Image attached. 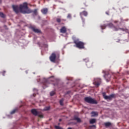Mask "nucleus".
<instances>
[{
	"label": "nucleus",
	"mask_w": 129,
	"mask_h": 129,
	"mask_svg": "<svg viewBox=\"0 0 129 129\" xmlns=\"http://www.w3.org/2000/svg\"><path fill=\"white\" fill-rule=\"evenodd\" d=\"M33 13L35 15H37V9L34 10Z\"/></svg>",
	"instance_id": "c85d7f7f"
},
{
	"label": "nucleus",
	"mask_w": 129,
	"mask_h": 129,
	"mask_svg": "<svg viewBox=\"0 0 129 129\" xmlns=\"http://www.w3.org/2000/svg\"><path fill=\"white\" fill-rule=\"evenodd\" d=\"M71 17H72L71 14H68L67 17L68 19H71Z\"/></svg>",
	"instance_id": "cd10ccee"
},
{
	"label": "nucleus",
	"mask_w": 129,
	"mask_h": 129,
	"mask_svg": "<svg viewBox=\"0 0 129 129\" xmlns=\"http://www.w3.org/2000/svg\"><path fill=\"white\" fill-rule=\"evenodd\" d=\"M93 84L95 85L96 87H98L100 84H101V79L99 78H97L94 80Z\"/></svg>",
	"instance_id": "0eeeda50"
},
{
	"label": "nucleus",
	"mask_w": 129,
	"mask_h": 129,
	"mask_svg": "<svg viewBox=\"0 0 129 129\" xmlns=\"http://www.w3.org/2000/svg\"><path fill=\"white\" fill-rule=\"evenodd\" d=\"M54 127L56 129H63V128H62V127H60V126H57V125H55L54 126Z\"/></svg>",
	"instance_id": "393cba45"
},
{
	"label": "nucleus",
	"mask_w": 129,
	"mask_h": 129,
	"mask_svg": "<svg viewBox=\"0 0 129 129\" xmlns=\"http://www.w3.org/2000/svg\"><path fill=\"white\" fill-rule=\"evenodd\" d=\"M68 129H72L71 127H69Z\"/></svg>",
	"instance_id": "c9c22d12"
},
{
	"label": "nucleus",
	"mask_w": 129,
	"mask_h": 129,
	"mask_svg": "<svg viewBox=\"0 0 129 129\" xmlns=\"http://www.w3.org/2000/svg\"><path fill=\"white\" fill-rule=\"evenodd\" d=\"M107 26H108V27H109V28H113V27L114 26L113 25V24L112 23H109V24L107 25Z\"/></svg>",
	"instance_id": "5701e85b"
},
{
	"label": "nucleus",
	"mask_w": 129,
	"mask_h": 129,
	"mask_svg": "<svg viewBox=\"0 0 129 129\" xmlns=\"http://www.w3.org/2000/svg\"><path fill=\"white\" fill-rule=\"evenodd\" d=\"M102 95L105 99H106V100L108 99L109 100H111L112 98H114V97H115V94H112L109 96H107L106 93L105 92H103L102 93Z\"/></svg>",
	"instance_id": "39448f33"
},
{
	"label": "nucleus",
	"mask_w": 129,
	"mask_h": 129,
	"mask_svg": "<svg viewBox=\"0 0 129 129\" xmlns=\"http://www.w3.org/2000/svg\"><path fill=\"white\" fill-rule=\"evenodd\" d=\"M104 125L106 127H107V126H110V125H111V123H110V122H105Z\"/></svg>",
	"instance_id": "f3484780"
},
{
	"label": "nucleus",
	"mask_w": 129,
	"mask_h": 129,
	"mask_svg": "<svg viewBox=\"0 0 129 129\" xmlns=\"http://www.w3.org/2000/svg\"><path fill=\"white\" fill-rule=\"evenodd\" d=\"M0 17L1 18H5L6 15L3 12H0Z\"/></svg>",
	"instance_id": "4be33fe9"
},
{
	"label": "nucleus",
	"mask_w": 129,
	"mask_h": 129,
	"mask_svg": "<svg viewBox=\"0 0 129 129\" xmlns=\"http://www.w3.org/2000/svg\"><path fill=\"white\" fill-rule=\"evenodd\" d=\"M56 22L57 23H61V19H60V18L56 19Z\"/></svg>",
	"instance_id": "bb28decb"
},
{
	"label": "nucleus",
	"mask_w": 129,
	"mask_h": 129,
	"mask_svg": "<svg viewBox=\"0 0 129 129\" xmlns=\"http://www.w3.org/2000/svg\"><path fill=\"white\" fill-rule=\"evenodd\" d=\"M85 60H86V61H88V59H85Z\"/></svg>",
	"instance_id": "4c0bfd02"
},
{
	"label": "nucleus",
	"mask_w": 129,
	"mask_h": 129,
	"mask_svg": "<svg viewBox=\"0 0 129 129\" xmlns=\"http://www.w3.org/2000/svg\"><path fill=\"white\" fill-rule=\"evenodd\" d=\"M12 8L13 9L14 12L16 14H18L20 12L21 14H24L33 13V11L29 9L28 3L26 2L24 3L22 5H20L19 7L18 5H13Z\"/></svg>",
	"instance_id": "f257e3e1"
},
{
	"label": "nucleus",
	"mask_w": 129,
	"mask_h": 129,
	"mask_svg": "<svg viewBox=\"0 0 129 129\" xmlns=\"http://www.w3.org/2000/svg\"><path fill=\"white\" fill-rule=\"evenodd\" d=\"M53 85L54 86H56V85H58V84L57 83H55V84H53Z\"/></svg>",
	"instance_id": "2f4dec72"
},
{
	"label": "nucleus",
	"mask_w": 129,
	"mask_h": 129,
	"mask_svg": "<svg viewBox=\"0 0 129 129\" xmlns=\"http://www.w3.org/2000/svg\"><path fill=\"white\" fill-rule=\"evenodd\" d=\"M96 122V119L92 118L90 120V124H93V123H95Z\"/></svg>",
	"instance_id": "2eb2a0df"
},
{
	"label": "nucleus",
	"mask_w": 129,
	"mask_h": 129,
	"mask_svg": "<svg viewBox=\"0 0 129 129\" xmlns=\"http://www.w3.org/2000/svg\"><path fill=\"white\" fill-rule=\"evenodd\" d=\"M64 101V99L62 98L61 100H59V103L60 104V105H64V104H63V102Z\"/></svg>",
	"instance_id": "aec40b11"
},
{
	"label": "nucleus",
	"mask_w": 129,
	"mask_h": 129,
	"mask_svg": "<svg viewBox=\"0 0 129 129\" xmlns=\"http://www.w3.org/2000/svg\"><path fill=\"white\" fill-rule=\"evenodd\" d=\"M38 117H40V118H43L44 117V115L43 114H38Z\"/></svg>",
	"instance_id": "a878e982"
},
{
	"label": "nucleus",
	"mask_w": 129,
	"mask_h": 129,
	"mask_svg": "<svg viewBox=\"0 0 129 129\" xmlns=\"http://www.w3.org/2000/svg\"><path fill=\"white\" fill-rule=\"evenodd\" d=\"M43 110H44L45 111H47V110H50V106H47V107H45Z\"/></svg>",
	"instance_id": "412c9836"
},
{
	"label": "nucleus",
	"mask_w": 129,
	"mask_h": 129,
	"mask_svg": "<svg viewBox=\"0 0 129 129\" xmlns=\"http://www.w3.org/2000/svg\"><path fill=\"white\" fill-rule=\"evenodd\" d=\"M55 81H56V79L54 78V76H51L48 79H44L43 86L44 87H48V84H50L51 82H55Z\"/></svg>",
	"instance_id": "7ed1b4c3"
},
{
	"label": "nucleus",
	"mask_w": 129,
	"mask_h": 129,
	"mask_svg": "<svg viewBox=\"0 0 129 129\" xmlns=\"http://www.w3.org/2000/svg\"><path fill=\"white\" fill-rule=\"evenodd\" d=\"M89 127H95V125H90Z\"/></svg>",
	"instance_id": "7c9ffc66"
},
{
	"label": "nucleus",
	"mask_w": 129,
	"mask_h": 129,
	"mask_svg": "<svg viewBox=\"0 0 129 129\" xmlns=\"http://www.w3.org/2000/svg\"><path fill=\"white\" fill-rule=\"evenodd\" d=\"M4 73H6V72H5V71H4Z\"/></svg>",
	"instance_id": "ea45409f"
},
{
	"label": "nucleus",
	"mask_w": 129,
	"mask_h": 129,
	"mask_svg": "<svg viewBox=\"0 0 129 129\" xmlns=\"http://www.w3.org/2000/svg\"><path fill=\"white\" fill-rule=\"evenodd\" d=\"M84 100L87 103L90 104H97L98 102L96 100L91 98V97H86L84 98Z\"/></svg>",
	"instance_id": "20e7f679"
},
{
	"label": "nucleus",
	"mask_w": 129,
	"mask_h": 129,
	"mask_svg": "<svg viewBox=\"0 0 129 129\" xmlns=\"http://www.w3.org/2000/svg\"><path fill=\"white\" fill-rule=\"evenodd\" d=\"M87 65H88V63H87Z\"/></svg>",
	"instance_id": "a19ab883"
},
{
	"label": "nucleus",
	"mask_w": 129,
	"mask_h": 129,
	"mask_svg": "<svg viewBox=\"0 0 129 129\" xmlns=\"http://www.w3.org/2000/svg\"><path fill=\"white\" fill-rule=\"evenodd\" d=\"M20 107H22V106H20Z\"/></svg>",
	"instance_id": "79ce46f5"
},
{
	"label": "nucleus",
	"mask_w": 129,
	"mask_h": 129,
	"mask_svg": "<svg viewBox=\"0 0 129 129\" xmlns=\"http://www.w3.org/2000/svg\"><path fill=\"white\" fill-rule=\"evenodd\" d=\"M59 121H62V119H59Z\"/></svg>",
	"instance_id": "72a5a7b5"
},
{
	"label": "nucleus",
	"mask_w": 129,
	"mask_h": 129,
	"mask_svg": "<svg viewBox=\"0 0 129 129\" xmlns=\"http://www.w3.org/2000/svg\"><path fill=\"white\" fill-rule=\"evenodd\" d=\"M101 28L102 30H103V29H105V26H101Z\"/></svg>",
	"instance_id": "c756f323"
},
{
	"label": "nucleus",
	"mask_w": 129,
	"mask_h": 129,
	"mask_svg": "<svg viewBox=\"0 0 129 129\" xmlns=\"http://www.w3.org/2000/svg\"><path fill=\"white\" fill-rule=\"evenodd\" d=\"M60 33H63V34H65V33H66V32H67V30L66 29V27H65V26L62 27L60 29Z\"/></svg>",
	"instance_id": "9b49d317"
},
{
	"label": "nucleus",
	"mask_w": 129,
	"mask_h": 129,
	"mask_svg": "<svg viewBox=\"0 0 129 129\" xmlns=\"http://www.w3.org/2000/svg\"><path fill=\"white\" fill-rule=\"evenodd\" d=\"M106 15H109V14H108V13H107V12H106Z\"/></svg>",
	"instance_id": "f704fd0d"
},
{
	"label": "nucleus",
	"mask_w": 129,
	"mask_h": 129,
	"mask_svg": "<svg viewBox=\"0 0 129 129\" xmlns=\"http://www.w3.org/2000/svg\"><path fill=\"white\" fill-rule=\"evenodd\" d=\"M104 77L107 81H109V80H110L111 76L109 75V74H105L104 75Z\"/></svg>",
	"instance_id": "9d476101"
},
{
	"label": "nucleus",
	"mask_w": 129,
	"mask_h": 129,
	"mask_svg": "<svg viewBox=\"0 0 129 129\" xmlns=\"http://www.w3.org/2000/svg\"><path fill=\"white\" fill-rule=\"evenodd\" d=\"M114 31H118V30H121V31H124V29L123 28H117L115 26H113Z\"/></svg>",
	"instance_id": "a211bd4d"
},
{
	"label": "nucleus",
	"mask_w": 129,
	"mask_h": 129,
	"mask_svg": "<svg viewBox=\"0 0 129 129\" xmlns=\"http://www.w3.org/2000/svg\"><path fill=\"white\" fill-rule=\"evenodd\" d=\"M74 120H77V122H81V119H80L77 116L74 117Z\"/></svg>",
	"instance_id": "4468645a"
},
{
	"label": "nucleus",
	"mask_w": 129,
	"mask_h": 129,
	"mask_svg": "<svg viewBox=\"0 0 129 129\" xmlns=\"http://www.w3.org/2000/svg\"><path fill=\"white\" fill-rule=\"evenodd\" d=\"M16 111H18V108H16V109H14V110H13L11 112V114H14L15 113H16Z\"/></svg>",
	"instance_id": "6ab92c4d"
},
{
	"label": "nucleus",
	"mask_w": 129,
	"mask_h": 129,
	"mask_svg": "<svg viewBox=\"0 0 129 129\" xmlns=\"http://www.w3.org/2000/svg\"><path fill=\"white\" fill-rule=\"evenodd\" d=\"M91 114H92V116H97L98 115L97 112L92 111Z\"/></svg>",
	"instance_id": "dca6fc26"
},
{
	"label": "nucleus",
	"mask_w": 129,
	"mask_h": 129,
	"mask_svg": "<svg viewBox=\"0 0 129 129\" xmlns=\"http://www.w3.org/2000/svg\"><path fill=\"white\" fill-rule=\"evenodd\" d=\"M87 15H88V13L87 12L84 11L80 13V16H81V18L82 20H83V22H84V19H83V17H82V16H84L85 17H87Z\"/></svg>",
	"instance_id": "6e6552de"
},
{
	"label": "nucleus",
	"mask_w": 129,
	"mask_h": 129,
	"mask_svg": "<svg viewBox=\"0 0 129 129\" xmlns=\"http://www.w3.org/2000/svg\"><path fill=\"white\" fill-rule=\"evenodd\" d=\"M74 43L76 45V47L78 48V49H84L85 47L84 46L85 43L82 41H81L78 39H75L74 40Z\"/></svg>",
	"instance_id": "f03ea898"
},
{
	"label": "nucleus",
	"mask_w": 129,
	"mask_h": 129,
	"mask_svg": "<svg viewBox=\"0 0 129 129\" xmlns=\"http://www.w3.org/2000/svg\"><path fill=\"white\" fill-rule=\"evenodd\" d=\"M0 4H2V0H0Z\"/></svg>",
	"instance_id": "e433bc0d"
},
{
	"label": "nucleus",
	"mask_w": 129,
	"mask_h": 129,
	"mask_svg": "<svg viewBox=\"0 0 129 129\" xmlns=\"http://www.w3.org/2000/svg\"><path fill=\"white\" fill-rule=\"evenodd\" d=\"M103 73H105V71H103Z\"/></svg>",
	"instance_id": "58836bf2"
},
{
	"label": "nucleus",
	"mask_w": 129,
	"mask_h": 129,
	"mask_svg": "<svg viewBox=\"0 0 129 129\" xmlns=\"http://www.w3.org/2000/svg\"><path fill=\"white\" fill-rule=\"evenodd\" d=\"M41 13L43 14V15H46L47 13H48V9L47 8H44L41 10Z\"/></svg>",
	"instance_id": "ddd939ff"
},
{
	"label": "nucleus",
	"mask_w": 129,
	"mask_h": 129,
	"mask_svg": "<svg viewBox=\"0 0 129 129\" xmlns=\"http://www.w3.org/2000/svg\"><path fill=\"white\" fill-rule=\"evenodd\" d=\"M31 29L32 30V31H33V32H34V33H41V30L37 29V28H35V27H31Z\"/></svg>",
	"instance_id": "f8f14e48"
},
{
	"label": "nucleus",
	"mask_w": 129,
	"mask_h": 129,
	"mask_svg": "<svg viewBox=\"0 0 129 129\" xmlns=\"http://www.w3.org/2000/svg\"><path fill=\"white\" fill-rule=\"evenodd\" d=\"M31 113H32L33 115L37 116V115L39 114V112L37 111L36 109H33L31 110Z\"/></svg>",
	"instance_id": "1a4fd4ad"
},
{
	"label": "nucleus",
	"mask_w": 129,
	"mask_h": 129,
	"mask_svg": "<svg viewBox=\"0 0 129 129\" xmlns=\"http://www.w3.org/2000/svg\"><path fill=\"white\" fill-rule=\"evenodd\" d=\"M55 93V91H51L50 93V96H53V95H54Z\"/></svg>",
	"instance_id": "b1692460"
},
{
	"label": "nucleus",
	"mask_w": 129,
	"mask_h": 129,
	"mask_svg": "<svg viewBox=\"0 0 129 129\" xmlns=\"http://www.w3.org/2000/svg\"><path fill=\"white\" fill-rule=\"evenodd\" d=\"M56 52H53L51 55L49 57V60L51 61V62H52L53 63H55L56 61Z\"/></svg>",
	"instance_id": "423d86ee"
},
{
	"label": "nucleus",
	"mask_w": 129,
	"mask_h": 129,
	"mask_svg": "<svg viewBox=\"0 0 129 129\" xmlns=\"http://www.w3.org/2000/svg\"><path fill=\"white\" fill-rule=\"evenodd\" d=\"M114 23H115V24H116V23H118V21H114Z\"/></svg>",
	"instance_id": "473e14b6"
}]
</instances>
